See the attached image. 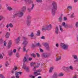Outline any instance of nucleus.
Returning <instances> with one entry per match:
<instances>
[{"label":"nucleus","instance_id":"nucleus-20","mask_svg":"<svg viewBox=\"0 0 78 78\" xmlns=\"http://www.w3.org/2000/svg\"><path fill=\"white\" fill-rule=\"evenodd\" d=\"M9 33L7 32L5 35V37L7 39H8V38L9 37Z\"/></svg>","mask_w":78,"mask_h":78},{"label":"nucleus","instance_id":"nucleus-47","mask_svg":"<svg viewBox=\"0 0 78 78\" xmlns=\"http://www.w3.org/2000/svg\"><path fill=\"white\" fill-rule=\"evenodd\" d=\"M39 49L40 50V52L42 53V52H44V50L42 49H41V48H40Z\"/></svg>","mask_w":78,"mask_h":78},{"label":"nucleus","instance_id":"nucleus-53","mask_svg":"<svg viewBox=\"0 0 78 78\" xmlns=\"http://www.w3.org/2000/svg\"><path fill=\"white\" fill-rule=\"evenodd\" d=\"M3 58V55H2V54H0V58H1V59H2V58Z\"/></svg>","mask_w":78,"mask_h":78},{"label":"nucleus","instance_id":"nucleus-26","mask_svg":"<svg viewBox=\"0 0 78 78\" xmlns=\"http://www.w3.org/2000/svg\"><path fill=\"white\" fill-rule=\"evenodd\" d=\"M46 50H47V51H50V47H49V46L46 47Z\"/></svg>","mask_w":78,"mask_h":78},{"label":"nucleus","instance_id":"nucleus-31","mask_svg":"<svg viewBox=\"0 0 78 78\" xmlns=\"http://www.w3.org/2000/svg\"><path fill=\"white\" fill-rule=\"evenodd\" d=\"M12 51H11L10 53H9L8 55L9 56H12Z\"/></svg>","mask_w":78,"mask_h":78},{"label":"nucleus","instance_id":"nucleus-59","mask_svg":"<svg viewBox=\"0 0 78 78\" xmlns=\"http://www.w3.org/2000/svg\"><path fill=\"white\" fill-rule=\"evenodd\" d=\"M16 49H14L13 51V53H16Z\"/></svg>","mask_w":78,"mask_h":78},{"label":"nucleus","instance_id":"nucleus-15","mask_svg":"<svg viewBox=\"0 0 78 78\" xmlns=\"http://www.w3.org/2000/svg\"><path fill=\"white\" fill-rule=\"evenodd\" d=\"M34 5L32 4V6L31 8H30V9L28 8V10L29 12H30V11H31V10H32V9H33L34 8Z\"/></svg>","mask_w":78,"mask_h":78},{"label":"nucleus","instance_id":"nucleus-24","mask_svg":"<svg viewBox=\"0 0 78 78\" xmlns=\"http://www.w3.org/2000/svg\"><path fill=\"white\" fill-rule=\"evenodd\" d=\"M44 47H47L48 46H49V45H48V43H45L44 44Z\"/></svg>","mask_w":78,"mask_h":78},{"label":"nucleus","instance_id":"nucleus-43","mask_svg":"<svg viewBox=\"0 0 78 78\" xmlns=\"http://www.w3.org/2000/svg\"><path fill=\"white\" fill-rule=\"evenodd\" d=\"M16 56L17 58L19 57V53H17L16 54Z\"/></svg>","mask_w":78,"mask_h":78},{"label":"nucleus","instance_id":"nucleus-44","mask_svg":"<svg viewBox=\"0 0 78 78\" xmlns=\"http://www.w3.org/2000/svg\"><path fill=\"white\" fill-rule=\"evenodd\" d=\"M75 25L76 28H78V22L76 23Z\"/></svg>","mask_w":78,"mask_h":78},{"label":"nucleus","instance_id":"nucleus-12","mask_svg":"<svg viewBox=\"0 0 78 78\" xmlns=\"http://www.w3.org/2000/svg\"><path fill=\"white\" fill-rule=\"evenodd\" d=\"M9 27H10V28H12L13 27V25L12 23H10L9 24H7L6 25V27L7 28H9Z\"/></svg>","mask_w":78,"mask_h":78},{"label":"nucleus","instance_id":"nucleus-4","mask_svg":"<svg viewBox=\"0 0 78 78\" xmlns=\"http://www.w3.org/2000/svg\"><path fill=\"white\" fill-rule=\"evenodd\" d=\"M28 42L27 41H25L23 42V51H24V52L26 51V47H27V44H28Z\"/></svg>","mask_w":78,"mask_h":78},{"label":"nucleus","instance_id":"nucleus-8","mask_svg":"<svg viewBox=\"0 0 78 78\" xmlns=\"http://www.w3.org/2000/svg\"><path fill=\"white\" fill-rule=\"evenodd\" d=\"M63 70L65 72H69V67L64 66L62 67Z\"/></svg>","mask_w":78,"mask_h":78},{"label":"nucleus","instance_id":"nucleus-52","mask_svg":"<svg viewBox=\"0 0 78 78\" xmlns=\"http://www.w3.org/2000/svg\"><path fill=\"white\" fill-rule=\"evenodd\" d=\"M3 42V40L2 39H0V44H2V42Z\"/></svg>","mask_w":78,"mask_h":78},{"label":"nucleus","instance_id":"nucleus-19","mask_svg":"<svg viewBox=\"0 0 78 78\" xmlns=\"http://www.w3.org/2000/svg\"><path fill=\"white\" fill-rule=\"evenodd\" d=\"M55 33L56 34H59V28L57 26H56L55 29Z\"/></svg>","mask_w":78,"mask_h":78},{"label":"nucleus","instance_id":"nucleus-7","mask_svg":"<svg viewBox=\"0 0 78 78\" xmlns=\"http://www.w3.org/2000/svg\"><path fill=\"white\" fill-rule=\"evenodd\" d=\"M31 19V17L30 16H27V23L28 26H29L30 25L31 21L29 20V19Z\"/></svg>","mask_w":78,"mask_h":78},{"label":"nucleus","instance_id":"nucleus-37","mask_svg":"<svg viewBox=\"0 0 78 78\" xmlns=\"http://www.w3.org/2000/svg\"><path fill=\"white\" fill-rule=\"evenodd\" d=\"M75 16H74V13H73L72 14L71 16H70V18H73Z\"/></svg>","mask_w":78,"mask_h":78},{"label":"nucleus","instance_id":"nucleus-35","mask_svg":"<svg viewBox=\"0 0 78 78\" xmlns=\"http://www.w3.org/2000/svg\"><path fill=\"white\" fill-rule=\"evenodd\" d=\"M73 57L74 59H77V56L76 55H73Z\"/></svg>","mask_w":78,"mask_h":78},{"label":"nucleus","instance_id":"nucleus-38","mask_svg":"<svg viewBox=\"0 0 78 78\" xmlns=\"http://www.w3.org/2000/svg\"><path fill=\"white\" fill-rule=\"evenodd\" d=\"M34 64H35V62H32L30 63V66H31V67H32V66H34Z\"/></svg>","mask_w":78,"mask_h":78},{"label":"nucleus","instance_id":"nucleus-41","mask_svg":"<svg viewBox=\"0 0 78 78\" xmlns=\"http://www.w3.org/2000/svg\"><path fill=\"white\" fill-rule=\"evenodd\" d=\"M31 56H33V57H34L35 58L36 57V55H35V54H34V53H33L32 54H31Z\"/></svg>","mask_w":78,"mask_h":78},{"label":"nucleus","instance_id":"nucleus-27","mask_svg":"<svg viewBox=\"0 0 78 78\" xmlns=\"http://www.w3.org/2000/svg\"><path fill=\"white\" fill-rule=\"evenodd\" d=\"M63 75H64V74L62 73H59L58 75V76H62Z\"/></svg>","mask_w":78,"mask_h":78},{"label":"nucleus","instance_id":"nucleus-23","mask_svg":"<svg viewBox=\"0 0 78 78\" xmlns=\"http://www.w3.org/2000/svg\"><path fill=\"white\" fill-rule=\"evenodd\" d=\"M37 36H40L41 35V31L40 30H38L36 34Z\"/></svg>","mask_w":78,"mask_h":78},{"label":"nucleus","instance_id":"nucleus-64","mask_svg":"<svg viewBox=\"0 0 78 78\" xmlns=\"http://www.w3.org/2000/svg\"><path fill=\"white\" fill-rule=\"evenodd\" d=\"M14 69H12V73H13H13H14Z\"/></svg>","mask_w":78,"mask_h":78},{"label":"nucleus","instance_id":"nucleus-56","mask_svg":"<svg viewBox=\"0 0 78 78\" xmlns=\"http://www.w3.org/2000/svg\"><path fill=\"white\" fill-rule=\"evenodd\" d=\"M41 39H45V37L44 36H42L41 37Z\"/></svg>","mask_w":78,"mask_h":78},{"label":"nucleus","instance_id":"nucleus-40","mask_svg":"<svg viewBox=\"0 0 78 78\" xmlns=\"http://www.w3.org/2000/svg\"><path fill=\"white\" fill-rule=\"evenodd\" d=\"M3 19V16H0V21H1Z\"/></svg>","mask_w":78,"mask_h":78},{"label":"nucleus","instance_id":"nucleus-16","mask_svg":"<svg viewBox=\"0 0 78 78\" xmlns=\"http://www.w3.org/2000/svg\"><path fill=\"white\" fill-rule=\"evenodd\" d=\"M27 57H24L23 60V64H25V62H27Z\"/></svg>","mask_w":78,"mask_h":78},{"label":"nucleus","instance_id":"nucleus-36","mask_svg":"<svg viewBox=\"0 0 78 78\" xmlns=\"http://www.w3.org/2000/svg\"><path fill=\"white\" fill-rule=\"evenodd\" d=\"M7 9L8 10H9V11H11L12 9L11 8V7H7Z\"/></svg>","mask_w":78,"mask_h":78},{"label":"nucleus","instance_id":"nucleus-54","mask_svg":"<svg viewBox=\"0 0 78 78\" xmlns=\"http://www.w3.org/2000/svg\"><path fill=\"white\" fill-rule=\"evenodd\" d=\"M17 69V68L15 66H14V68L13 69V70L15 71Z\"/></svg>","mask_w":78,"mask_h":78},{"label":"nucleus","instance_id":"nucleus-49","mask_svg":"<svg viewBox=\"0 0 78 78\" xmlns=\"http://www.w3.org/2000/svg\"><path fill=\"white\" fill-rule=\"evenodd\" d=\"M60 30L61 31H63V30L62 29V26H60Z\"/></svg>","mask_w":78,"mask_h":78},{"label":"nucleus","instance_id":"nucleus-18","mask_svg":"<svg viewBox=\"0 0 78 78\" xmlns=\"http://www.w3.org/2000/svg\"><path fill=\"white\" fill-rule=\"evenodd\" d=\"M20 40V37H18L15 40V41L16 43V44H18V43L19 42Z\"/></svg>","mask_w":78,"mask_h":78},{"label":"nucleus","instance_id":"nucleus-13","mask_svg":"<svg viewBox=\"0 0 78 78\" xmlns=\"http://www.w3.org/2000/svg\"><path fill=\"white\" fill-rule=\"evenodd\" d=\"M23 0L25 1V2H26L27 3H33V1H32V0Z\"/></svg>","mask_w":78,"mask_h":78},{"label":"nucleus","instance_id":"nucleus-3","mask_svg":"<svg viewBox=\"0 0 78 78\" xmlns=\"http://www.w3.org/2000/svg\"><path fill=\"white\" fill-rule=\"evenodd\" d=\"M61 47L63 50H66L68 49V45H66L64 43H61L60 44Z\"/></svg>","mask_w":78,"mask_h":78},{"label":"nucleus","instance_id":"nucleus-11","mask_svg":"<svg viewBox=\"0 0 78 78\" xmlns=\"http://www.w3.org/2000/svg\"><path fill=\"white\" fill-rule=\"evenodd\" d=\"M52 78H58V73H55L51 76Z\"/></svg>","mask_w":78,"mask_h":78},{"label":"nucleus","instance_id":"nucleus-25","mask_svg":"<svg viewBox=\"0 0 78 78\" xmlns=\"http://www.w3.org/2000/svg\"><path fill=\"white\" fill-rule=\"evenodd\" d=\"M69 69H70V70H73V66H70L69 67Z\"/></svg>","mask_w":78,"mask_h":78},{"label":"nucleus","instance_id":"nucleus-61","mask_svg":"<svg viewBox=\"0 0 78 78\" xmlns=\"http://www.w3.org/2000/svg\"><path fill=\"white\" fill-rule=\"evenodd\" d=\"M67 18L66 17H64V20H67Z\"/></svg>","mask_w":78,"mask_h":78},{"label":"nucleus","instance_id":"nucleus-57","mask_svg":"<svg viewBox=\"0 0 78 78\" xmlns=\"http://www.w3.org/2000/svg\"><path fill=\"white\" fill-rule=\"evenodd\" d=\"M56 47H59V44L58 43H56L55 45Z\"/></svg>","mask_w":78,"mask_h":78},{"label":"nucleus","instance_id":"nucleus-34","mask_svg":"<svg viewBox=\"0 0 78 78\" xmlns=\"http://www.w3.org/2000/svg\"><path fill=\"white\" fill-rule=\"evenodd\" d=\"M36 45L37 47H41V45L39 44V43H38L36 44Z\"/></svg>","mask_w":78,"mask_h":78},{"label":"nucleus","instance_id":"nucleus-42","mask_svg":"<svg viewBox=\"0 0 78 78\" xmlns=\"http://www.w3.org/2000/svg\"><path fill=\"white\" fill-rule=\"evenodd\" d=\"M58 20L59 22H61V21H62V17H60L59 18Z\"/></svg>","mask_w":78,"mask_h":78},{"label":"nucleus","instance_id":"nucleus-48","mask_svg":"<svg viewBox=\"0 0 78 78\" xmlns=\"http://www.w3.org/2000/svg\"><path fill=\"white\" fill-rule=\"evenodd\" d=\"M0 77H1L2 78H5L2 74H0Z\"/></svg>","mask_w":78,"mask_h":78},{"label":"nucleus","instance_id":"nucleus-39","mask_svg":"<svg viewBox=\"0 0 78 78\" xmlns=\"http://www.w3.org/2000/svg\"><path fill=\"white\" fill-rule=\"evenodd\" d=\"M68 8L69 9H72V6H69L68 7Z\"/></svg>","mask_w":78,"mask_h":78},{"label":"nucleus","instance_id":"nucleus-30","mask_svg":"<svg viewBox=\"0 0 78 78\" xmlns=\"http://www.w3.org/2000/svg\"><path fill=\"white\" fill-rule=\"evenodd\" d=\"M15 77L16 78H19L20 76L19 75V74L15 73Z\"/></svg>","mask_w":78,"mask_h":78},{"label":"nucleus","instance_id":"nucleus-2","mask_svg":"<svg viewBox=\"0 0 78 78\" xmlns=\"http://www.w3.org/2000/svg\"><path fill=\"white\" fill-rule=\"evenodd\" d=\"M51 24L48 25V26H44L43 27V28L42 29V31H46V30H50L51 29Z\"/></svg>","mask_w":78,"mask_h":78},{"label":"nucleus","instance_id":"nucleus-22","mask_svg":"<svg viewBox=\"0 0 78 78\" xmlns=\"http://www.w3.org/2000/svg\"><path fill=\"white\" fill-rule=\"evenodd\" d=\"M54 68L53 67H51L49 71V73H51L53 72V70Z\"/></svg>","mask_w":78,"mask_h":78},{"label":"nucleus","instance_id":"nucleus-33","mask_svg":"<svg viewBox=\"0 0 78 78\" xmlns=\"http://www.w3.org/2000/svg\"><path fill=\"white\" fill-rule=\"evenodd\" d=\"M61 59V57H59L58 58H56V61H60V59Z\"/></svg>","mask_w":78,"mask_h":78},{"label":"nucleus","instance_id":"nucleus-21","mask_svg":"<svg viewBox=\"0 0 78 78\" xmlns=\"http://www.w3.org/2000/svg\"><path fill=\"white\" fill-rule=\"evenodd\" d=\"M37 64V66H35L34 67V68L33 69V70H35V68H38L40 66V63H38Z\"/></svg>","mask_w":78,"mask_h":78},{"label":"nucleus","instance_id":"nucleus-5","mask_svg":"<svg viewBox=\"0 0 78 78\" xmlns=\"http://www.w3.org/2000/svg\"><path fill=\"white\" fill-rule=\"evenodd\" d=\"M41 56L42 58H48V57L50 56V54L44 53H43Z\"/></svg>","mask_w":78,"mask_h":78},{"label":"nucleus","instance_id":"nucleus-6","mask_svg":"<svg viewBox=\"0 0 78 78\" xmlns=\"http://www.w3.org/2000/svg\"><path fill=\"white\" fill-rule=\"evenodd\" d=\"M23 68L25 70L26 72H30V69H30V67H27V65H26V64H24L23 65Z\"/></svg>","mask_w":78,"mask_h":78},{"label":"nucleus","instance_id":"nucleus-14","mask_svg":"<svg viewBox=\"0 0 78 78\" xmlns=\"http://www.w3.org/2000/svg\"><path fill=\"white\" fill-rule=\"evenodd\" d=\"M21 11L22 12H24L26 11V7H23L22 8Z\"/></svg>","mask_w":78,"mask_h":78},{"label":"nucleus","instance_id":"nucleus-55","mask_svg":"<svg viewBox=\"0 0 78 78\" xmlns=\"http://www.w3.org/2000/svg\"><path fill=\"white\" fill-rule=\"evenodd\" d=\"M36 1L37 2H42V0H36Z\"/></svg>","mask_w":78,"mask_h":78},{"label":"nucleus","instance_id":"nucleus-58","mask_svg":"<svg viewBox=\"0 0 78 78\" xmlns=\"http://www.w3.org/2000/svg\"><path fill=\"white\" fill-rule=\"evenodd\" d=\"M4 46H6V43L5 41H4Z\"/></svg>","mask_w":78,"mask_h":78},{"label":"nucleus","instance_id":"nucleus-60","mask_svg":"<svg viewBox=\"0 0 78 78\" xmlns=\"http://www.w3.org/2000/svg\"><path fill=\"white\" fill-rule=\"evenodd\" d=\"M36 55H37V57H39V56H40V55L38 53H36Z\"/></svg>","mask_w":78,"mask_h":78},{"label":"nucleus","instance_id":"nucleus-9","mask_svg":"<svg viewBox=\"0 0 78 78\" xmlns=\"http://www.w3.org/2000/svg\"><path fill=\"white\" fill-rule=\"evenodd\" d=\"M18 16L19 17H23V16L24 13L23 12H18Z\"/></svg>","mask_w":78,"mask_h":78},{"label":"nucleus","instance_id":"nucleus-32","mask_svg":"<svg viewBox=\"0 0 78 78\" xmlns=\"http://www.w3.org/2000/svg\"><path fill=\"white\" fill-rule=\"evenodd\" d=\"M5 66L6 67H7L8 66H9V63H8V61H6L5 62Z\"/></svg>","mask_w":78,"mask_h":78},{"label":"nucleus","instance_id":"nucleus-45","mask_svg":"<svg viewBox=\"0 0 78 78\" xmlns=\"http://www.w3.org/2000/svg\"><path fill=\"white\" fill-rule=\"evenodd\" d=\"M29 76L30 78H35V77H36V76H33L32 75H30Z\"/></svg>","mask_w":78,"mask_h":78},{"label":"nucleus","instance_id":"nucleus-51","mask_svg":"<svg viewBox=\"0 0 78 78\" xmlns=\"http://www.w3.org/2000/svg\"><path fill=\"white\" fill-rule=\"evenodd\" d=\"M35 47V45L34 44H33L32 45V48H34Z\"/></svg>","mask_w":78,"mask_h":78},{"label":"nucleus","instance_id":"nucleus-46","mask_svg":"<svg viewBox=\"0 0 78 78\" xmlns=\"http://www.w3.org/2000/svg\"><path fill=\"white\" fill-rule=\"evenodd\" d=\"M16 73V74H19L20 75H21V74H22V73L21 72H19L17 73Z\"/></svg>","mask_w":78,"mask_h":78},{"label":"nucleus","instance_id":"nucleus-63","mask_svg":"<svg viewBox=\"0 0 78 78\" xmlns=\"http://www.w3.org/2000/svg\"><path fill=\"white\" fill-rule=\"evenodd\" d=\"M31 60H32V58H29V61H31Z\"/></svg>","mask_w":78,"mask_h":78},{"label":"nucleus","instance_id":"nucleus-17","mask_svg":"<svg viewBox=\"0 0 78 78\" xmlns=\"http://www.w3.org/2000/svg\"><path fill=\"white\" fill-rule=\"evenodd\" d=\"M18 12H16L13 15V18H15V17H17L18 16Z\"/></svg>","mask_w":78,"mask_h":78},{"label":"nucleus","instance_id":"nucleus-10","mask_svg":"<svg viewBox=\"0 0 78 78\" xmlns=\"http://www.w3.org/2000/svg\"><path fill=\"white\" fill-rule=\"evenodd\" d=\"M11 45H12V41H11V40H10L9 41L7 45V47L8 48H11Z\"/></svg>","mask_w":78,"mask_h":78},{"label":"nucleus","instance_id":"nucleus-50","mask_svg":"<svg viewBox=\"0 0 78 78\" xmlns=\"http://www.w3.org/2000/svg\"><path fill=\"white\" fill-rule=\"evenodd\" d=\"M23 39H24V40H25V41H26L27 40V39H28L27 38V37H23Z\"/></svg>","mask_w":78,"mask_h":78},{"label":"nucleus","instance_id":"nucleus-29","mask_svg":"<svg viewBox=\"0 0 78 78\" xmlns=\"http://www.w3.org/2000/svg\"><path fill=\"white\" fill-rule=\"evenodd\" d=\"M62 26H63L65 28L67 27V25H66V23L65 22H63L62 23Z\"/></svg>","mask_w":78,"mask_h":78},{"label":"nucleus","instance_id":"nucleus-28","mask_svg":"<svg viewBox=\"0 0 78 78\" xmlns=\"http://www.w3.org/2000/svg\"><path fill=\"white\" fill-rule=\"evenodd\" d=\"M28 36H30V37H33L34 36V33H33V32H32L31 34L29 35Z\"/></svg>","mask_w":78,"mask_h":78},{"label":"nucleus","instance_id":"nucleus-62","mask_svg":"<svg viewBox=\"0 0 78 78\" xmlns=\"http://www.w3.org/2000/svg\"><path fill=\"white\" fill-rule=\"evenodd\" d=\"M78 0H74V3H76L77 2H78Z\"/></svg>","mask_w":78,"mask_h":78},{"label":"nucleus","instance_id":"nucleus-1","mask_svg":"<svg viewBox=\"0 0 78 78\" xmlns=\"http://www.w3.org/2000/svg\"><path fill=\"white\" fill-rule=\"evenodd\" d=\"M53 7L51 9L52 14L53 16H55L56 11L57 10L58 8V6H57V4L55 2H53L52 3Z\"/></svg>","mask_w":78,"mask_h":78}]
</instances>
